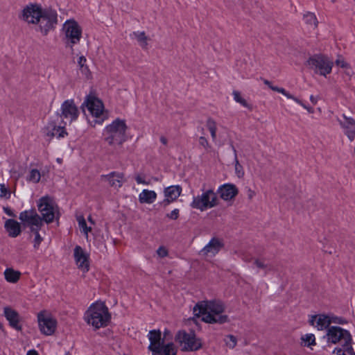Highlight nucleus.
I'll list each match as a JSON object with an SVG mask.
<instances>
[{
	"instance_id": "4468645a",
	"label": "nucleus",
	"mask_w": 355,
	"mask_h": 355,
	"mask_svg": "<svg viewBox=\"0 0 355 355\" xmlns=\"http://www.w3.org/2000/svg\"><path fill=\"white\" fill-rule=\"evenodd\" d=\"M148 339L150 345L148 349L153 355H157L162 353V345L164 340H162V332L159 329L151 330L148 333Z\"/></svg>"
},
{
	"instance_id": "f257e3e1",
	"label": "nucleus",
	"mask_w": 355,
	"mask_h": 355,
	"mask_svg": "<svg viewBox=\"0 0 355 355\" xmlns=\"http://www.w3.org/2000/svg\"><path fill=\"white\" fill-rule=\"evenodd\" d=\"M193 311L196 317L202 316V320L209 324H224L229 322L227 315L223 314L225 306L220 301H201L197 303Z\"/></svg>"
},
{
	"instance_id": "c756f323",
	"label": "nucleus",
	"mask_w": 355,
	"mask_h": 355,
	"mask_svg": "<svg viewBox=\"0 0 355 355\" xmlns=\"http://www.w3.org/2000/svg\"><path fill=\"white\" fill-rule=\"evenodd\" d=\"M206 125L211 133L212 140L214 141H216V131H217V126H216V121L213 119L209 118L206 122Z\"/></svg>"
},
{
	"instance_id": "e433bc0d",
	"label": "nucleus",
	"mask_w": 355,
	"mask_h": 355,
	"mask_svg": "<svg viewBox=\"0 0 355 355\" xmlns=\"http://www.w3.org/2000/svg\"><path fill=\"white\" fill-rule=\"evenodd\" d=\"M302 340L304 342L305 345L310 347L315 345V338L313 334H306L302 338Z\"/></svg>"
},
{
	"instance_id": "6e6552de",
	"label": "nucleus",
	"mask_w": 355,
	"mask_h": 355,
	"mask_svg": "<svg viewBox=\"0 0 355 355\" xmlns=\"http://www.w3.org/2000/svg\"><path fill=\"white\" fill-rule=\"evenodd\" d=\"M327 341L334 344L340 343L345 347L352 343V336L347 330L340 327L332 326L328 328L327 333Z\"/></svg>"
},
{
	"instance_id": "9b49d317",
	"label": "nucleus",
	"mask_w": 355,
	"mask_h": 355,
	"mask_svg": "<svg viewBox=\"0 0 355 355\" xmlns=\"http://www.w3.org/2000/svg\"><path fill=\"white\" fill-rule=\"evenodd\" d=\"M44 9L40 4L31 3L24 7L19 19L28 24L35 25Z\"/></svg>"
},
{
	"instance_id": "680f3d73",
	"label": "nucleus",
	"mask_w": 355,
	"mask_h": 355,
	"mask_svg": "<svg viewBox=\"0 0 355 355\" xmlns=\"http://www.w3.org/2000/svg\"><path fill=\"white\" fill-rule=\"evenodd\" d=\"M88 220H89V222H91L92 223H94V221H93V220H92V217H91V216H89V217H88Z\"/></svg>"
},
{
	"instance_id": "7ed1b4c3",
	"label": "nucleus",
	"mask_w": 355,
	"mask_h": 355,
	"mask_svg": "<svg viewBox=\"0 0 355 355\" xmlns=\"http://www.w3.org/2000/svg\"><path fill=\"white\" fill-rule=\"evenodd\" d=\"M127 125L124 120L115 119L103 131L104 140L114 148H120L127 140Z\"/></svg>"
},
{
	"instance_id": "de8ad7c7",
	"label": "nucleus",
	"mask_w": 355,
	"mask_h": 355,
	"mask_svg": "<svg viewBox=\"0 0 355 355\" xmlns=\"http://www.w3.org/2000/svg\"><path fill=\"white\" fill-rule=\"evenodd\" d=\"M42 238L40 236L39 232H36L35 239H34V248H38L39 245H40L41 242L42 241Z\"/></svg>"
},
{
	"instance_id": "cd10ccee",
	"label": "nucleus",
	"mask_w": 355,
	"mask_h": 355,
	"mask_svg": "<svg viewBox=\"0 0 355 355\" xmlns=\"http://www.w3.org/2000/svg\"><path fill=\"white\" fill-rule=\"evenodd\" d=\"M157 198V193L154 191L144 189L139 196V200L141 203H153Z\"/></svg>"
},
{
	"instance_id": "5701e85b",
	"label": "nucleus",
	"mask_w": 355,
	"mask_h": 355,
	"mask_svg": "<svg viewBox=\"0 0 355 355\" xmlns=\"http://www.w3.org/2000/svg\"><path fill=\"white\" fill-rule=\"evenodd\" d=\"M44 133L46 137L50 139L56 137L58 138H63L67 135V132L64 125H56L54 122L49 123L44 128Z\"/></svg>"
},
{
	"instance_id": "39448f33",
	"label": "nucleus",
	"mask_w": 355,
	"mask_h": 355,
	"mask_svg": "<svg viewBox=\"0 0 355 355\" xmlns=\"http://www.w3.org/2000/svg\"><path fill=\"white\" fill-rule=\"evenodd\" d=\"M62 31L64 34L66 46L73 50L74 45L80 41L82 28L74 19H69L63 24Z\"/></svg>"
},
{
	"instance_id": "393cba45",
	"label": "nucleus",
	"mask_w": 355,
	"mask_h": 355,
	"mask_svg": "<svg viewBox=\"0 0 355 355\" xmlns=\"http://www.w3.org/2000/svg\"><path fill=\"white\" fill-rule=\"evenodd\" d=\"M5 317L8 320L10 325L14 329L20 331L21 325L19 324V315L12 308L6 306L3 309Z\"/></svg>"
},
{
	"instance_id": "aec40b11",
	"label": "nucleus",
	"mask_w": 355,
	"mask_h": 355,
	"mask_svg": "<svg viewBox=\"0 0 355 355\" xmlns=\"http://www.w3.org/2000/svg\"><path fill=\"white\" fill-rule=\"evenodd\" d=\"M182 189L180 185H172L165 188L164 191V200L162 202L164 207H166L175 201L180 196Z\"/></svg>"
},
{
	"instance_id": "a211bd4d",
	"label": "nucleus",
	"mask_w": 355,
	"mask_h": 355,
	"mask_svg": "<svg viewBox=\"0 0 355 355\" xmlns=\"http://www.w3.org/2000/svg\"><path fill=\"white\" fill-rule=\"evenodd\" d=\"M338 121L345 135L350 141H354L355 139V119L343 114Z\"/></svg>"
},
{
	"instance_id": "4be33fe9",
	"label": "nucleus",
	"mask_w": 355,
	"mask_h": 355,
	"mask_svg": "<svg viewBox=\"0 0 355 355\" xmlns=\"http://www.w3.org/2000/svg\"><path fill=\"white\" fill-rule=\"evenodd\" d=\"M309 323L316 327L318 330H324L331 324L330 315L325 314H318L311 315Z\"/></svg>"
},
{
	"instance_id": "58836bf2",
	"label": "nucleus",
	"mask_w": 355,
	"mask_h": 355,
	"mask_svg": "<svg viewBox=\"0 0 355 355\" xmlns=\"http://www.w3.org/2000/svg\"><path fill=\"white\" fill-rule=\"evenodd\" d=\"M225 342L230 349H234L237 344V339L234 336L230 334L227 336Z\"/></svg>"
},
{
	"instance_id": "473e14b6",
	"label": "nucleus",
	"mask_w": 355,
	"mask_h": 355,
	"mask_svg": "<svg viewBox=\"0 0 355 355\" xmlns=\"http://www.w3.org/2000/svg\"><path fill=\"white\" fill-rule=\"evenodd\" d=\"M304 19L305 23L309 25H313L315 27L318 26V19L314 13L308 12L304 15Z\"/></svg>"
},
{
	"instance_id": "4d7b16f0",
	"label": "nucleus",
	"mask_w": 355,
	"mask_h": 355,
	"mask_svg": "<svg viewBox=\"0 0 355 355\" xmlns=\"http://www.w3.org/2000/svg\"><path fill=\"white\" fill-rule=\"evenodd\" d=\"M255 194H256V193H255V192H254L253 190H252V189H248V198H249L250 199H252V198L255 196Z\"/></svg>"
},
{
	"instance_id": "f704fd0d",
	"label": "nucleus",
	"mask_w": 355,
	"mask_h": 355,
	"mask_svg": "<svg viewBox=\"0 0 355 355\" xmlns=\"http://www.w3.org/2000/svg\"><path fill=\"white\" fill-rule=\"evenodd\" d=\"M233 96L234 99L239 103L241 104L243 106L248 108L249 110H252V106L248 103V102L241 96V93L239 91H233Z\"/></svg>"
},
{
	"instance_id": "c03bdc74",
	"label": "nucleus",
	"mask_w": 355,
	"mask_h": 355,
	"mask_svg": "<svg viewBox=\"0 0 355 355\" xmlns=\"http://www.w3.org/2000/svg\"><path fill=\"white\" fill-rule=\"evenodd\" d=\"M180 211L178 209H173L171 213L167 214L166 216L172 220H177L179 217Z\"/></svg>"
},
{
	"instance_id": "49530a36",
	"label": "nucleus",
	"mask_w": 355,
	"mask_h": 355,
	"mask_svg": "<svg viewBox=\"0 0 355 355\" xmlns=\"http://www.w3.org/2000/svg\"><path fill=\"white\" fill-rule=\"evenodd\" d=\"M333 355H347L345 347H336L333 352Z\"/></svg>"
},
{
	"instance_id": "72a5a7b5",
	"label": "nucleus",
	"mask_w": 355,
	"mask_h": 355,
	"mask_svg": "<svg viewBox=\"0 0 355 355\" xmlns=\"http://www.w3.org/2000/svg\"><path fill=\"white\" fill-rule=\"evenodd\" d=\"M77 220L78 222L79 227L82 230L83 232L87 237L88 233L91 232L92 228L87 225L86 220L83 216L77 217Z\"/></svg>"
},
{
	"instance_id": "37998d69",
	"label": "nucleus",
	"mask_w": 355,
	"mask_h": 355,
	"mask_svg": "<svg viewBox=\"0 0 355 355\" xmlns=\"http://www.w3.org/2000/svg\"><path fill=\"white\" fill-rule=\"evenodd\" d=\"M254 265L260 269H266L268 265L265 263L263 260L259 259H255L254 261Z\"/></svg>"
},
{
	"instance_id": "c85d7f7f",
	"label": "nucleus",
	"mask_w": 355,
	"mask_h": 355,
	"mask_svg": "<svg viewBox=\"0 0 355 355\" xmlns=\"http://www.w3.org/2000/svg\"><path fill=\"white\" fill-rule=\"evenodd\" d=\"M263 83L265 85H266L267 86H268V87L270 88L272 91L281 93L283 95H284L285 96H286L288 98L293 99L295 102H297V103H300V104L302 105L301 103V101L298 98H295V96H293V95H291V94L287 92L284 88L279 87H277V86H273L272 85L271 82L268 80H263Z\"/></svg>"
},
{
	"instance_id": "0eeeda50",
	"label": "nucleus",
	"mask_w": 355,
	"mask_h": 355,
	"mask_svg": "<svg viewBox=\"0 0 355 355\" xmlns=\"http://www.w3.org/2000/svg\"><path fill=\"white\" fill-rule=\"evenodd\" d=\"M175 340L180 345L182 351H197L202 347L201 340L196 337L193 331L187 333L180 331L175 336Z\"/></svg>"
},
{
	"instance_id": "6ab92c4d",
	"label": "nucleus",
	"mask_w": 355,
	"mask_h": 355,
	"mask_svg": "<svg viewBox=\"0 0 355 355\" xmlns=\"http://www.w3.org/2000/svg\"><path fill=\"white\" fill-rule=\"evenodd\" d=\"M74 258L78 268L82 270L84 272L89 270V255L86 254L83 249L79 245L76 246L74 248Z\"/></svg>"
},
{
	"instance_id": "e2e57ef3",
	"label": "nucleus",
	"mask_w": 355,
	"mask_h": 355,
	"mask_svg": "<svg viewBox=\"0 0 355 355\" xmlns=\"http://www.w3.org/2000/svg\"><path fill=\"white\" fill-rule=\"evenodd\" d=\"M102 121H103V120H101V121H96V123H101Z\"/></svg>"
},
{
	"instance_id": "6e6d98bb",
	"label": "nucleus",
	"mask_w": 355,
	"mask_h": 355,
	"mask_svg": "<svg viewBox=\"0 0 355 355\" xmlns=\"http://www.w3.org/2000/svg\"><path fill=\"white\" fill-rule=\"evenodd\" d=\"M31 231L34 232L35 235L36 234V232H39V230H40L41 227H35V226H31L30 227Z\"/></svg>"
},
{
	"instance_id": "ddd939ff",
	"label": "nucleus",
	"mask_w": 355,
	"mask_h": 355,
	"mask_svg": "<svg viewBox=\"0 0 355 355\" xmlns=\"http://www.w3.org/2000/svg\"><path fill=\"white\" fill-rule=\"evenodd\" d=\"M37 322L42 334L51 336L55 332L57 320L46 311H40L37 314Z\"/></svg>"
},
{
	"instance_id": "09e8293b",
	"label": "nucleus",
	"mask_w": 355,
	"mask_h": 355,
	"mask_svg": "<svg viewBox=\"0 0 355 355\" xmlns=\"http://www.w3.org/2000/svg\"><path fill=\"white\" fill-rule=\"evenodd\" d=\"M351 343L350 344L346 345L345 350L347 351V355H355V352L353 349L352 345Z\"/></svg>"
},
{
	"instance_id": "bf43d9fd",
	"label": "nucleus",
	"mask_w": 355,
	"mask_h": 355,
	"mask_svg": "<svg viewBox=\"0 0 355 355\" xmlns=\"http://www.w3.org/2000/svg\"><path fill=\"white\" fill-rule=\"evenodd\" d=\"M26 355H39L35 350H30L27 352Z\"/></svg>"
},
{
	"instance_id": "a18cd8bd",
	"label": "nucleus",
	"mask_w": 355,
	"mask_h": 355,
	"mask_svg": "<svg viewBox=\"0 0 355 355\" xmlns=\"http://www.w3.org/2000/svg\"><path fill=\"white\" fill-rule=\"evenodd\" d=\"M157 254L160 257H165L168 255V250H166V248H164V246H160L157 250Z\"/></svg>"
},
{
	"instance_id": "f3484780",
	"label": "nucleus",
	"mask_w": 355,
	"mask_h": 355,
	"mask_svg": "<svg viewBox=\"0 0 355 355\" xmlns=\"http://www.w3.org/2000/svg\"><path fill=\"white\" fill-rule=\"evenodd\" d=\"M91 114L99 118L103 111V104L101 100L93 95H89L84 103Z\"/></svg>"
},
{
	"instance_id": "2eb2a0df",
	"label": "nucleus",
	"mask_w": 355,
	"mask_h": 355,
	"mask_svg": "<svg viewBox=\"0 0 355 355\" xmlns=\"http://www.w3.org/2000/svg\"><path fill=\"white\" fill-rule=\"evenodd\" d=\"M224 247L222 239L216 237L212 238L209 242L200 250V253L206 257H213L217 254Z\"/></svg>"
},
{
	"instance_id": "7c9ffc66",
	"label": "nucleus",
	"mask_w": 355,
	"mask_h": 355,
	"mask_svg": "<svg viewBox=\"0 0 355 355\" xmlns=\"http://www.w3.org/2000/svg\"><path fill=\"white\" fill-rule=\"evenodd\" d=\"M41 179V173L39 170L33 168L30 171L28 177L26 178L27 181L38 183Z\"/></svg>"
},
{
	"instance_id": "ea45409f",
	"label": "nucleus",
	"mask_w": 355,
	"mask_h": 355,
	"mask_svg": "<svg viewBox=\"0 0 355 355\" xmlns=\"http://www.w3.org/2000/svg\"><path fill=\"white\" fill-rule=\"evenodd\" d=\"M10 196V193L8 190V189L6 187L4 184H0V198H9Z\"/></svg>"
},
{
	"instance_id": "a878e982",
	"label": "nucleus",
	"mask_w": 355,
	"mask_h": 355,
	"mask_svg": "<svg viewBox=\"0 0 355 355\" xmlns=\"http://www.w3.org/2000/svg\"><path fill=\"white\" fill-rule=\"evenodd\" d=\"M4 227L7 231L8 236L12 238L18 236L21 232L20 224L13 219L6 220Z\"/></svg>"
},
{
	"instance_id": "5fc2aeb1",
	"label": "nucleus",
	"mask_w": 355,
	"mask_h": 355,
	"mask_svg": "<svg viewBox=\"0 0 355 355\" xmlns=\"http://www.w3.org/2000/svg\"><path fill=\"white\" fill-rule=\"evenodd\" d=\"M336 62L337 65L342 68H345L347 66V64L343 60H337Z\"/></svg>"
},
{
	"instance_id": "b1692460",
	"label": "nucleus",
	"mask_w": 355,
	"mask_h": 355,
	"mask_svg": "<svg viewBox=\"0 0 355 355\" xmlns=\"http://www.w3.org/2000/svg\"><path fill=\"white\" fill-rule=\"evenodd\" d=\"M218 193L223 200L227 201L234 198L239 190L234 184H225L218 188Z\"/></svg>"
},
{
	"instance_id": "412c9836",
	"label": "nucleus",
	"mask_w": 355,
	"mask_h": 355,
	"mask_svg": "<svg viewBox=\"0 0 355 355\" xmlns=\"http://www.w3.org/2000/svg\"><path fill=\"white\" fill-rule=\"evenodd\" d=\"M101 179L107 181L111 187L119 189L122 187L125 181V175L123 173L114 171L107 175H102Z\"/></svg>"
},
{
	"instance_id": "8fccbe9b",
	"label": "nucleus",
	"mask_w": 355,
	"mask_h": 355,
	"mask_svg": "<svg viewBox=\"0 0 355 355\" xmlns=\"http://www.w3.org/2000/svg\"><path fill=\"white\" fill-rule=\"evenodd\" d=\"M135 180L138 184H143L148 185L149 182H146L141 175H137L135 177Z\"/></svg>"
},
{
	"instance_id": "423d86ee",
	"label": "nucleus",
	"mask_w": 355,
	"mask_h": 355,
	"mask_svg": "<svg viewBox=\"0 0 355 355\" xmlns=\"http://www.w3.org/2000/svg\"><path fill=\"white\" fill-rule=\"evenodd\" d=\"M57 24V12L51 8H44L35 25L37 26L38 31L46 36L55 28Z\"/></svg>"
},
{
	"instance_id": "dca6fc26",
	"label": "nucleus",
	"mask_w": 355,
	"mask_h": 355,
	"mask_svg": "<svg viewBox=\"0 0 355 355\" xmlns=\"http://www.w3.org/2000/svg\"><path fill=\"white\" fill-rule=\"evenodd\" d=\"M19 218L29 227H42V218L37 214L35 209L26 210L21 212Z\"/></svg>"
},
{
	"instance_id": "864d4df0",
	"label": "nucleus",
	"mask_w": 355,
	"mask_h": 355,
	"mask_svg": "<svg viewBox=\"0 0 355 355\" xmlns=\"http://www.w3.org/2000/svg\"><path fill=\"white\" fill-rule=\"evenodd\" d=\"M3 211L6 214H8L10 216H15V214H13L12 211L8 207H3Z\"/></svg>"
},
{
	"instance_id": "20e7f679",
	"label": "nucleus",
	"mask_w": 355,
	"mask_h": 355,
	"mask_svg": "<svg viewBox=\"0 0 355 355\" xmlns=\"http://www.w3.org/2000/svg\"><path fill=\"white\" fill-rule=\"evenodd\" d=\"M218 203L219 200L216 193H215L213 189H207L203 191L200 195L193 198L191 207L193 209L204 211L216 207Z\"/></svg>"
},
{
	"instance_id": "4c0bfd02",
	"label": "nucleus",
	"mask_w": 355,
	"mask_h": 355,
	"mask_svg": "<svg viewBox=\"0 0 355 355\" xmlns=\"http://www.w3.org/2000/svg\"><path fill=\"white\" fill-rule=\"evenodd\" d=\"M235 173L236 176L239 178H242L244 176V171L243 166L240 164L236 155H235Z\"/></svg>"
},
{
	"instance_id": "3c124183",
	"label": "nucleus",
	"mask_w": 355,
	"mask_h": 355,
	"mask_svg": "<svg viewBox=\"0 0 355 355\" xmlns=\"http://www.w3.org/2000/svg\"><path fill=\"white\" fill-rule=\"evenodd\" d=\"M80 70L87 77H88L90 75V71H89V67H88V66L87 64L83 66L82 67H80Z\"/></svg>"
},
{
	"instance_id": "bb28decb",
	"label": "nucleus",
	"mask_w": 355,
	"mask_h": 355,
	"mask_svg": "<svg viewBox=\"0 0 355 355\" xmlns=\"http://www.w3.org/2000/svg\"><path fill=\"white\" fill-rule=\"evenodd\" d=\"M5 279L12 284L17 283L21 275V272L14 270L12 268H8L5 270L4 272Z\"/></svg>"
},
{
	"instance_id": "9d476101",
	"label": "nucleus",
	"mask_w": 355,
	"mask_h": 355,
	"mask_svg": "<svg viewBox=\"0 0 355 355\" xmlns=\"http://www.w3.org/2000/svg\"><path fill=\"white\" fill-rule=\"evenodd\" d=\"M59 116L62 120V123L66 125L76 121L79 116V110L73 99L64 101L60 107V113Z\"/></svg>"
},
{
	"instance_id": "603ef678",
	"label": "nucleus",
	"mask_w": 355,
	"mask_h": 355,
	"mask_svg": "<svg viewBox=\"0 0 355 355\" xmlns=\"http://www.w3.org/2000/svg\"><path fill=\"white\" fill-rule=\"evenodd\" d=\"M86 62H87V59L85 56L81 55L80 57H79L78 60V64L79 68L82 67L84 65H86Z\"/></svg>"
},
{
	"instance_id": "13d9d810",
	"label": "nucleus",
	"mask_w": 355,
	"mask_h": 355,
	"mask_svg": "<svg viewBox=\"0 0 355 355\" xmlns=\"http://www.w3.org/2000/svg\"><path fill=\"white\" fill-rule=\"evenodd\" d=\"M160 141L164 144V145H166L167 144V142H168V140L167 139L162 136L160 137Z\"/></svg>"
},
{
	"instance_id": "f03ea898",
	"label": "nucleus",
	"mask_w": 355,
	"mask_h": 355,
	"mask_svg": "<svg viewBox=\"0 0 355 355\" xmlns=\"http://www.w3.org/2000/svg\"><path fill=\"white\" fill-rule=\"evenodd\" d=\"M84 319L88 324L98 329L108 325L111 315L105 303L98 301L90 305L85 313Z\"/></svg>"
},
{
	"instance_id": "a19ab883",
	"label": "nucleus",
	"mask_w": 355,
	"mask_h": 355,
	"mask_svg": "<svg viewBox=\"0 0 355 355\" xmlns=\"http://www.w3.org/2000/svg\"><path fill=\"white\" fill-rule=\"evenodd\" d=\"M199 144L207 150L211 148V145L205 137H200L199 138Z\"/></svg>"
},
{
	"instance_id": "f8f14e48",
	"label": "nucleus",
	"mask_w": 355,
	"mask_h": 355,
	"mask_svg": "<svg viewBox=\"0 0 355 355\" xmlns=\"http://www.w3.org/2000/svg\"><path fill=\"white\" fill-rule=\"evenodd\" d=\"M38 210L42 214V218L46 223H51L55 217V208H57L49 196H44L40 199L38 205Z\"/></svg>"
},
{
	"instance_id": "1a4fd4ad",
	"label": "nucleus",
	"mask_w": 355,
	"mask_h": 355,
	"mask_svg": "<svg viewBox=\"0 0 355 355\" xmlns=\"http://www.w3.org/2000/svg\"><path fill=\"white\" fill-rule=\"evenodd\" d=\"M306 64L310 69L324 76L331 73L333 67V63L327 58L320 55L311 57Z\"/></svg>"
},
{
	"instance_id": "79ce46f5",
	"label": "nucleus",
	"mask_w": 355,
	"mask_h": 355,
	"mask_svg": "<svg viewBox=\"0 0 355 355\" xmlns=\"http://www.w3.org/2000/svg\"><path fill=\"white\" fill-rule=\"evenodd\" d=\"M331 324V323H337L340 324H344L347 323L346 320L343 318L336 317V316H330Z\"/></svg>"
},
{
	"instance_id": "052dcab7",
	"label": "nucleus",
	"mask_w": 355,
	"mask_h": 355,
	"mask_svg": "<svg viewBox=\"0 0 355 355\" xmlns=\"http://www.w3.org/2000/svg\"><path fill=\"white\" fill-rule=\"evenodd\" d=\"M310 100H311V101L313 104H316V103H317V101H317V98H316L315 96H311V97H310Z\"/></svg>"
},
{
	"instance_id": "c9c22d12",
	"label": "nucleus",
	"mask_w": 355,
	"mask_h": 355,
	"mask_svg": "<svg viewBox=\"0 0 355 355\" xmlns=\"http://www.w3.org/2000/svg\"><path fill=\"white\" fill-rule=\"evenodd\" d=\"M162 352L164 355H176L177 350L173 343H168L166 345H162Z\"/></svg>"
},
{
	"instance_id": "2f4dec72",
	"label": "nucleus",
	"mask_w": 355,
	"mask_h": 355,
	"mask_svg": "<svg viewBox=\"0 0 355 355\" xmlns=\"http://www.w3.org/2000/svg\"><path fill=\"white\" fill-rule=\"evenodd\" d=\"M133 34L141 47L146 48L148 46V37L146 35L145 32H135Z\"/></svg>"
}]
</instances>
